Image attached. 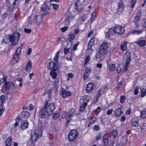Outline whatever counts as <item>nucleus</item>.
I'll use <instances>...</instances> for the list:
<instances>
[{
  "label": "nucleus",
  "mask_w": 146,
  "mask_h": 146,
  "mask_svg": "<svg viewBox=\"0 0 146 146\" xmlns=\"http://www.w3.org/2000/svg\"><path fill=\"white\" fill-rule=\"evenodd\" d=\"M20 37V33L18 32H15L10 36L9 40L13 45H15L18 42Z\"/></svg>",
  "instance_id": "1"
},
{
  "label": "nucleus",
  "mask_w": 146,
  "mask_h": 146,
  "mask_svg": "<svg viewBox=\"0 0 146 146\" xmlns=\"http://www.w3.org/2000/svg\"><path fill=\"white\" fill-rule=\"evenodd\" d=\"M109 44L108 43L104 42L101 45L98 51L99 56L100 57L104 56L107 52Z\"/></svg>",
  "instance_id": "2"
},
{
  "label": "nucleus",
  "mask_w": 146,
  "mask_h": 146,
  "mask_svg": "<svg viewBox=\"0 0 146 146\" xmlns=\"http://www.w3.org/2000/svg\"><path fill=\"white\" fill-rule=\"evenodd\" d=\"M48 104V101L45 102L44 103V106L43 108L41 109L39 112V116L41 118H45V117H48L49 115L46 109V107Z\"/></svg>",
  "instance_id": "3"
},
{
  "label": "nucleus",
  "mask_w": 146,
  "mask_h": 146,
  "mask_svg": "<svg viewBox=\"0 0 146 146\" xmlns=\"http://www.w3.org/2000/svg\"><path fill=\"white\" fill-rule=\"evenodd\" d=\"M42 131L41 129H36L33 134H32L31 139L32 141H35L42 136Z\"/></svg>",
  "instance_id": "4"
},
{
  "label": "nucleus",
  "mask_w": 146,
  "mask_h": 146,
  "mask_svg": "<svg viewBox=\"0 0 146 146\" xmlns=\"http://www.w3.org/2000/svg\"><path fill=\"white\" fill-rule=\"evenodd\" d=\"M78 132L76 130H72L70 131L68 134V139L70 141H72L78 137Z\"/></svg>",
  "instance_id": "5"
},
{
  "label": "nucleus",
  "mask_w": 146,
  "mask_h": 146,
  "mask_svg": "<svg viewBox=\"0 0 146 146\" xmlns=\"http://www.w3.org/2000/svg\"><path fill=\"white\" fill-rule=\"evenodd\" d=\"M113 32L117 34H121L124 33L125 29L123 27L116 25L113 28Z\"/></svg>",
  "instance_id": "6"
},
{
  "label": "nucleus",
  "mask_w": 146,
  "mask_h": 146,
  "mask_svg": "<svg viewBox=\"0 0 146 146\" xmlns=\"http://www.w3.org/2000/svg\"><path fill=\"white\" fill-rule=\"evenodd\" d=\"M55 109V106L52 103L50 104L46 107V109L49 115H51L53 113Z\"/></svg>",
  "instance_id": "7"
},
{
  "label": "nucleus",
  "mask_w": 146,
  "mask_h": 146,
  "mask_svg": "<svg viewBox=\"0 0 146 146\" xmlns=\"http://www.w3.org/2000/svg\"><path fill=\"white\" fill-rule=\"evenodd\" d=\"M75 111V109L74 108H72L68 112L69 119L67 120V123H68L70 122L71 119L74 116Z\"/></svg>",
  "instance_id": "8"
},
{
  "label": "nucleus",
  "mask_w": 146,
  "mask_h": 146,
  "mask_svg": "<svg viewBox=\"0 0 146 146\" xmlns=\"http://www.w3.org/2000/svg\"><path fill=\"white\" fill-rule=\"evenodd\" d=\"M58 66L57 64L51 61L48 65V68L50 70H56L58 69Z\"/></svg>",
  "instance_id": "9"
},
{
  "label": "nucleus",
  "mask_w": 146,
  "mask_h": 146,
  "mask_svg": "<svg viewBox=\"0 0 146 146\" xmlns=\"http://www.w3.org/2000/svg\"><path fill=\"white\" fill-rule=\"evenodd\" d=\"M74 19L71 13H68V15L66 16L64 20L66 25H68L69 24L70 21Z\"/></svg>",
  "instance_id": "10"
},
{
  "label": "nucleus",
  "mask_w": 146,
  "mask_h": 146,
  "mask_svg": "<svg viewBox=\"0 0 146 146\" xmlns=\"http://www.w3.org/2000/svg\"><path fill=\"white\" fill-rule=\"evenodd\" d=\"M33 20H35L36 24L38 25H39L43 20L42 17L40 15L35 16Z\"/></svg>",
  "instance_id": "11"
},
{
  "label": "nucleus",
  "mask_w": 146,
  "mask_h": 146,
  "mask_svg": "<svg viewBox=\"0 0 146 146\" xmlns=\"http://www.w3.org/2000/svg\"><path fill=\"white\" fill-rule=\"evenodd\" d=\"M20 55L15 53L13 56L12 58L11 59V63L12 64H15L18 62L19 60Z\"/></svg>",
  "instance_id": "12"
},
{
  "label": "nucleus",
  "mask_w": 146,
  "mask_h": 146,
  "mask_svg": "<svg viewBox=\"0 0 146 146\" xmlns=\"http://www.w3.org/2000/svg\"><path fill=\"white\" fill-rule=\"evenodd\" d=\"M95 39L94 37H92L88 42V50H90L91 52H92L93 49L92 48V46L94 44V43Z\"/></svg>",
  "instance_id": "13"
},
{
  "label": "nucleus",
  "mask_w": 146,
  "mask_h": 146,
  "mask_svg": "<svg viewBox=\"0 0 146 146\" xmlns=\"http://www.w3.org/2000/svg\"><path fill=\"white\" fill-rule=\"evenodd\" d=\"M62 96L64 98H66L71 95V92L68 91H66L64 89H62V90L60 92Z\"/></svg>",
  "instance_id": "14"
},
{
  "label": "nucleus",
  "mask_w": 146,
  "mask_h": 146,
  "mask_svg": "<svg viewBox=\"0 0 146 146\" xmlns=\"http://www.w3.org/2000/svg\"><path fill=\"white\" fill-rule=\"evenodd\" d=\"M13 86H14V84L12 82H6L4 84L3 88L6 90H8L11 87Z\"/></svg>",
  "instance_id": "15"
},
{
  "label": "nucleus",
  "mask_w": 146,
  "mask_h": 146,
  "mask_svg": "<svg viewBox=\"0 0 146 146\" xmlns=\"http://www.w3.org/2000/svg\"><path fill=\"white\" fill-rule=\"evenodd\" d=\"M29 123L27 120L23 121L21 125V127L22 129L24 130L28 127Z\"/></svg>",
  "instance_id": "16"
},
{
  "label": "nucleus",
  "mask_w": 146,
  "mask_h": 146,
  "mask_svg": "<svg viewBox=\"0 0 146 146\" xmlns=\"http://www.w3.org/2000/svg\"><path fill=\"white\" fill-rule=\"evenodd\" d=\"M54 79V82L53 83V88L55 90H57L58 86L59 85V79L58 78H56Z\"/></svg>",
  "instance_id": "17"
},
{
  "label": "nucleus",
  "mask_w": 146,
  "mask_h": 146,
  "mask_svg": "<svg viewBox=\"0 0 146 146\" xmlns=\"http://www.w3.org/2000/svg\"><path fill=\"white\" fill-rule=\"evenodd\" d=\"M90 73V68L89 67H87L86 68L85 72L83 78L84 79H86Z\"/></svg>",
  "instance_id": "18"
},
{
  "label": "nucleus",
  "mask_w": 146,
  "mask_h": 146,
  "mask_svg": "<svg viewBox=\"0 0 146 146\" xmlns=\"http://www.w3.org/2000/svg\"><path fill=\"white\" fill-rule=\"evenodd\" d=\"M32 63L30 60H29L26 65L25 70L27 71H28L31 70L32 68Z\"/></svg>",
  "instance_id": "19"
},
{
  "label": "nucleus",
  "mask_w": 146,
  "mask_h": 146,
  "mask_svg": "<svg viewBox=\"0 0 146 146\" xmlns=\"http://www.w3.org/2000/svg\"><path fill=\"white\" fill-rule=\"evenodd\" d=\"M146 41L145 40H142L140 38L137 41V44L140 46H144L146 45Z\"/></svg>",
  "instance_id": "20"
},
{
  "label": "nucleus",
  "mask_w": 146,
  "mask_h": 146,
  "mask_svg": "<svg viewBox=\"0 0 146 146\" xmlns=\"http://www.w3.org/2000/svg\"><path fill=\"white\" fill-rule=\"evenodd\" d=\"M127 141V136L124 135L120 139V143L122 145L125 144Z\"/></svg>",
  "instance_id": "21"
},
{
  "label": "nucleus",
  "mask_w": 146,
  "mask_h": 146,
  "mask_svg": "<svg viewBox=\"0 0 146 146\" xmlns=\"http://www.w3.org/2000/svg\"><path fill=\"white\" fill-rule=\"evenodd\" d=\"M50 6L47 5L46 4H44L42 5L41 9L42 11H47L49 9Z\"/></svg>",
  "instance_id": "22"
},
{
  "label": "nucleus",
  "mask_w": 146,
  "mask_h": 146,
  "mask_svg": "<svg viewBox=\"0 0 146 146\" xmlns=\"http://www.w3.org/2000/svg\"><path fill=\"white\" fill-rule=\"evenodd\" d=\"M118 11L121 12H122L124 8V5L123 3V2L121 1L118 4Z\"/></svg>",
  "instance_id": "23"
},
{
  "label": "nucleus",
  "mask_w": 146,
  "mask_h": 146,
  "mask_svg": "<svg viewBox=\"0 0 146 146\" xmlns=\"http://www.w3.org/2000/svg\"><path fill=\"white\" fill-rule=\"evenodd\" d=\"M97 120V118L96 117L90 116L88 118V121L90 123H94Z\"/></svg>",
  "instance_id": "24"
},
{
  "label": "nucleus",
  "mask_w": 146,
  "mask_h": 146,
  "mask_svg": "<svg viewBox=\"0 0 146 146\" xmlns=\"http://www.w3.org/2000/svg\"><path fill=\"white\" fill-rule=\"evenodd\" d=\"M123 113V112L121 111V109L119 108L117 109L114 111V113L116 117H118Z\"/></svg>",
  "instance_id": "25"
},
{
  "label": "nucleus",
  "mask_w": 146,
  "mask_h": 146,
  "mask_svg": "<svg viewBox=\"0 0 146 146\" xmlns=\"http://www.w3.org/2000/svg\"><path fill=\"white\" fill-rule=\"evenodd\" d=\"M93 85L92 83H90L88 84L86 87V89L87 91L90 92L93 89Z\"/></svg>",
  "instance_id": "26"
},
{
  "label": "nucleus",
  "mask_w": 146,
  "mask_h": 146,
  "mask_svg": "<svg viewBox=\"0 0 146 146\" xmlns=\"http://www.w3.org/2000/svg\"><path fill=\"white\" fill-rule=\"evenodd\" d=\"M127 42H125L120 45V49L122 50L123 51H125L126 50L127 48Z\"/></svg>",
  "instance_id": "27"
},
{
  "label": "nucleus",
  "mask_w": 146,
  "mask_h": 146,
  "mask_svg": "<svg viewBox=\"0 0 146 146\" xmlns=\"http://www.w3.org/2000/svg\"><path fill=\"white\" fill-rule=\"evenodd\" d=\"M113 29L110 28L109 29L108 31L106 34V37L107 38H109L110 36L113 33Z\"/></svg>",
  "instance_id": "28"
},
{
  "label": "nucleus",
  "mask_w": 146,
  "mask_h": 146,
  "mask_svg": "<svg viewBox=\"0 0 146 146\" xmlns=\"http://www.w3.org/2000/svg\"><path fill=\"white\" fill-rule=\"evenodd\" d=\"M130 60V58H128L127 59V61L125 63V68L123 70V71L124 72H125L127 70L128 68L127 66L129 64Z\"/></svg>",
  "instance_id": "29"
},
{
  "label": "nucleus",
  "mask_w": 146,
  "mask_h": 146,
  "mask_svg": "<svg viewBox=\"0 0 146 146\" xmlns=\"http://www.w3.org/2000/svg\"><path fill=\"white\" fill-rule=\"evenodd\" d=\"M108 134H105L103 136V141L105 144L107 145L108 142Z\"/></svg>",
  "instance_id": "30"
},
{
  "label": "nucleus",
  "mask_w": 146,
  "mask_h": 146,
  "mask_svg": "<svg viewBox=\"0 0 146 146\" xmlns=\"http://www.w3.org/2000/svg\"><path fill=\"white\" fill-rule=\"evenodd\" d=\"M12 139L11 137L7 138L6 140V146H10L11 144Z\"/></svg>",
  "instance_id": "31"
},
{
  "label": "nucleus",
  "mask_w": 146,
  "mask_h": 146,
  "mask_svg": "<svg viewBox=\"0 0 146 146\" xmlns=\"http://www.w3.org/2000/svg\"><path fill=\"white\" fill-rule=\"evenodd\" d=\"M55 71L56 70H52L50 72V75L51 76H52L53 79L56 78L57 76V74Z\"/></svg>",
  "instance_id": "32"
},
{
  "label": "nucleus",
  "mask_w": 146,
  "mask_h": 146,
  "mask_svg": "<svg viewBox=\"0 0 146 146\" xmlns=\"http://www.w3.org/2000/svg\"><path fill=\"white\" fill-rule=\"evenodd\" d=\"M59 54L60 52L59 51H58L56 54V56L54 58V62L56 64H57L58 62V57L59 56Z\"/></svg>",
  "instance_id": "33"
},
{
  "label": "nucleus",
  "mask_w": 146,
  "mask_h": 146,
  "mask_svg": "<svg viewBox=\"0 0 146 146\" xmlns=\"http://www.w3.org/2000/svg\"><path fill=\"white\" fill-rule=\"evenodd\" d=\"M107 88L106 86H103L101 87L98 90V92H100L101 94H103L105 90Z\"/></svg>",
  "instance_id": "34"
},
{
  "label": "nucleus",
  "mask_w": 146,
  "mask_h": 146,
  "mask_svg": "<svg viewBox=\"0 0 146 146\" xmlns=\"http://www.w3.org/2000/svg\"><path fill=\"white\" fill-rule=\"evenodd\" d=\"M23 117L25 118H27L29 116L30 114L29 113L26 111H23L22 113Z\"/></svg>",
  "instance_id": "35"
},
{
  "label": "nucleus",
  "mask_w": 146,
  "mask_h": 146,
  "mask_svg": "<svg viewBox=\"0 0 146 146\" xmlns=\"http://www.w3.org/2000/svg\"><path fill=\"white\" fill-rule=\"evenodd\" d=\"M142 30H133L131 32V33L133 35L137 34L139 35L141 34L142 33Z\"/></svg>",
  "instance_id": "36"
},
{
  "label": "nucleus",
  "mask_w": 146,
  "mask_h": 146,
  "mask_svg": "<svg viewBox=\"0 0 146 146\" xmlns=\"http://www.w3.org/2000/svg\"><path fill=\"white\" fill-rule=\"evenodd\" d=\"M141 114L140 117L141 118H144L146 117V109L141 111Z\"/></svg>",
  "instance_id": "37"
},
{
  "label": "nucleus",
  "mask_w": 146,
  "mask_h": 146,
  "mask_svg": "<svg viewBox=\"0 0 146 146\" xmlns=\"http://www.w3.org/2000/svg\"><path fill=\"white\" fill-rule=\"evenodd\" d=\"M140 91L141 93V97H144L146 94V88L145 89L143 88H140Z\"/></svg>",
  "instance_id": "38"
},
{
  "label": "nucleus",
  "mask_w": 146,
  "mask_h": 146,
  "mask_svg": "<svg viewBox=\"0 0 146 146\" xmlns=\"http://www.w3.org/2000/svg\"><path fill=\"white\" fill-rule=\"evenodd\" d=\"M124 68V66L123 65H119L116 68L117 72L118 73L120 72Z\"/></svg>",
  "instance_id": "39"
},
{
  "label": "nucleus",
  "mask_w": 146,
  "mask_h": 146,
  "mask_svg": "<svg viewBox=\"0 0 146 146\" xmlns=\"http://www.w3.org/2000/svg\"><path fill=\"white\" fill-rule=\"evenodd\" d=\"M112 134L113 137L115 138L118 135V133L117 130H113L112 131Z\"/></svg>",
  "instance_id": "40"
},
{
  "label": "nucleus",
  "mask_w": 146,
  "mask_h": 146,
  "mask_svg": "<svg viewBox=\"0 0 146 146\" xmlns=\"http://www.w3.org/2000/svg\"><path fill=\"white\" fill-rule=\"evenodd\" d=\"M139 122L137 121L133 120L131 121V125L132 126L137 127L139 125Z\"/></svg>",
  "instance_id": "41"
},
{
  "label": "nucleus",
  "mask_w": 146,
  "mask_h": 146,
  "mask_svg": "<svg viewBox=\"0 0 146 146\" xmlns=\"http://www.w3.org/2000/svg\"><path fill=\"white\" fill-rule=\"evenodd\" d=\"M87 104L85 102L84 103L82 104L80 108V111H83L85 109Z\"/></svg>",
  "instance_id": "42"
},
{
  "label": "nucleus",
  "mask_w": 146,
  "mask_h": 146,
  "mask_svg": "<svg viewBox=\"0 0 146 146\" xmlns=\"http://www.w3.org/2000/svg\"><path fill=\"white\" fill-rule=\"evenodd\" d=\"M52 89V88H51L49 89V90L46 91L44 93V95H45L48 94V97H50V96Z\"/></svg>",
  "instance_id": "43"
},
{
  "label": "nucleus",
  "mask_w": 146,
  "mask_h": 146,
  "mask_svg": "<svg viewBox=\"0 0 146 146\" xmlns=\"http://www.w3.org/2000/svg\"><path fill=\"white\" fill-rule=\"evenodd\" d=\"M68 37L69 40L70 41H72L75 38V36L73 34H69Z\"/></svg>",
  "instance_id": "44"
},
{
  "label": "nucleus",
  "mask_w": 146,
  "mask_h": 146,
  "mask_svg": "<svg viewBox=\"0 0 146 146\" xmlns=\"http://www.w3.org/2000/svg\"><path fill=\"white\" fill-rule=\"evenodd\" d=\"M62 117L63 119H69V116L68 113H67L66 112H64L62 114Z\"/></svg>",
  "instance_id": "45"
},
{
  "label": "nucleus",
  "mask_w": 146,
  "mask_h": 146,
  "mask_svg": "<svg viewBox=\"0 0 146 146\" xmlns=\"http://www.w3.org/2000/svg\"><path fill=\"white\" fill-rule=\"evenodd\" d=\"M109 68L110 71H112L115 69V65L114 64H110L109 66Z\"/></svg>",
  "instance_id": "46"
},
{
  "label": "nucleus",
  "mask_w": 146,
  "mask_h": 146,
  "mask_svg": "<svg viewBox=\"0 0 146 146\" xmlns=\"http://www.w3.org/2000/svg\"><path fill=\"white\" fill-rule=\"evenodd\" d=\"M141 131L143 133L146 131V124L144 123L142 125L141 127Z\"/></svg>",
  "instance_id": "47"
},
{
  "label": "nucleus",
  "mask_w": 146,
  "mask_h": 146,
  "mask_svg": "<svg viewBox=\"0 0 146 146\" xmlns=\"http://www.w3.org/2000/svg\"><path fill=\"white\" fill-rule=\"evenodd\" d=\"M7 79V77H3V78L0 79V85L5 82L6 81Z\"/></svg>",
  "instance_id": "48"
},
{
  "label": "nucleus",
  "mask_w": 146,
  "mask_h": 146,
  "mask_svg": "<svg viewBox=\"0 0 146 146\" xmlns=\"http://www.w3.org/2000/svg\"><path fill=\"white\" fill-rule=\"evenodd\" d=\"M9 38L5 36L4 37L2 41L3 43H7L9 42Z\"/></svg>",
  "instance_id": "49"
},
{
  "label": "nucleus",
  "mask_w": 146,
  "mask_h": 146,
  "mask_svg": "<svg viewBox=\"0 0 146 146\" xmlns=\"http://www.w3.org/2000/svg\"><path fill=\"white\" fill-rule=\"evenodd\" d=\"M125 98L126 97L125 96H121L120 98V102L121 103H123L124 102Z\"/></svg>",
  "instance_id": "50"
},
{
  "label": "nucleus",
  "mask_w": 146,
  "mask_h": 146,
  "mask_svg": "<svg viewBox=\"0 0 146 146\" xmlns=\"http://www.w3.org/2000/svg\"><path fill=\"white\" fill-rule=\"evenodd\" d=\"M121 82H119L117 86L115 88L114 90L115 91H117L121 87Z\"/></svg>",
  "instance_id": "51"
},
{
  "label": "nucleus",
  "mask_w": 146,
  "mask_h": 146,
  "mask_svg": "<svg viewBox=\"0 0 146 146\" xmlns=\"http://www.w3.org/2000/svg\"><path fill=\"white\" fill-rule=\"evenodd\" d=\"M102 137V134L101 133H99L96 135V141L98 140Z\"/></svg>",
  "instance_id": "52"
},
{
  "label": "nucleus",
  "mask_w": 146,
  "mask_h": 146,
  "mask_svg": "<svg viewBox=\"0 0 146 146\" xmlns=\"http://www.w3.org/2000/svg\"><path fill=\"white\" fill-rule=\"evenodd\" d=\"M95 131H98L100 129L99 126L98 125H97L94 126L92 128Z\"/></svg>",
  "instance_id": "53"
},
{
  "label": "nucleus",
  "mask_w": 146,
  "mask_h": 146,
  "mask_svg": "<svg viewBox=\"0 0 146 146\" xmlns=\"http://www.w3.org/2000/svg\"><path fill=\"white\" fill-rule=\"evenodd\" d=\"M136 1V0H132L131 2V8H133L135 6V3Z\"/></svg>",
  "instance_id": "54"
},
{
  "label": "nucleus",
  "mask_w": 146,
  "mask_h": 146,
  "mask_svg": "<svg viewBox=\"0 0 146 146\" xmlns=\"http://www.w3.org/2000/svg\"><path fill=\"white\" fill-rule=\"evenodd\" d=\"M21 50H22V48L21 47H18L17 48L16 52L15 53L20 55L21 53Z\"/></svg>",
  "instance_id": "55"
},
{
  "label": "nucleus",
  "mask_w": 146,
  "mask_h": 146,
  "mask_svg": "<svg viewBox=\"0 0 146 146\" xmlns=\"http://www.w3.org/2000/svg\"><path fill=\"white\" fill-rule=\"evenodd\" d=\"M101 108L100 107H98L97 108L94 110V111L97 114H98L101 111Z\"/></svg>",
  "instance_id": "56"
},
{
  "label": "nucleus",
  "mask_w": 146,
  "mask_h": 146,
  "mask_svg": "<svg viewBox=\"0 0 146 146\" xmlns=\"http://www.w3.org/2000/svg\"><path fill=\"white\" fill-rule=\"evenodd\" d=\"M141 17L137 15H136L134 17V21H136V22H138L139 21V20Z\"/></svg>",
  "instance_id": "57"
},
{
  "label": "nucleus",
  "mask_w": 146,
  "mask_h": 146,
  "mask_svg": "<svg viewBox=\"0 0 146 146\" xmlns=\"http://www.w3.org/2000/svg\"><path fill=\"white\" fill-rule=\"evenodd\" d=\"M90 56H88L87 57L85 58V62L84 63V65H85L89 61L90 59Z\"/></svg>",
  "instance_id": "58"
},
{
  "label": "nucleus",
  "mask_w": 146,
  "mask_h": 146,
  "mask_svg": "<svg viewBox=\"0 0 146 146\" xmlns=\"http://www.w3.org/2000/svg\"><path fill=\"white\" fill-rule=\"evenodd\" d=\"M95 13L94 12H93L92 13V15H91V21H90L92 22L94 19V18L95 17Z\"/></svg>",
  "instance_id": "59"
},
{
  "label": "nucleus",
  "mask_w": 146,
  "mask_h": 146,
  "mask_svg": "<svg viewBox=\"0 0 146 146\" xmlns=\"http://www.w3.org/2000/svg\"><path fill=\"white\" fill-rule=\"evenodd\" d=\"M113 111L112 108L111 109L107 110L106 113L107 115H109L112 113Z\"/></svg>",
  "instance_id": "60"
},
{
  "label": "nucleus",
  "mask_w": 146,
  "mask_h": 146,
  "mask_svg": "<svg viewBox=\"0 0 146 146\" xmlns=\"http://www.w3.org/2000/svg\"><path fill=\"white\" fill-rule=\"evenodd\" d=\"M24 31L25 32L27 33H29L31 32V30L30 29H28L25 28L24 29Z\"/></svg>",
  "instance_id": "61"
},
{
  "label": "nucleus",
  "mask_w": 146,
  "mask_h": 146,
  "mask_svg": "<svg viewBox=\"0 0 146 146\" xmlns=\"http://www.w3.org/2000/svg\"><path fill=\"white\" fill-rule=\"evenodd\" d=\"M68 29V27H64L61 28L60 29L62 32H64L66 31Z\"/></svg>",
  "instance_id": "62"
},
{
  "label": "nucleus",
  "mask_w": 146,
  "mask_h": 146,
  "mask_svg": "<svg viewBox=\"0 0 146 146\" xmlns=\"http://www.w3.org/2000/svg\"><path fill=\"white\" fill-rule=\"evenodd\" d=\"M139 88H138V87H136L135 88V90L134 92V94L136 95H137L138 93L139 92Z\"/></svg>",
  "instance_id": "63"
},
{
  "label": "nucleus",
  "mask_w": 146,
  "mask_h": 146,
  "mask_svg": "<svg viewBox=\"0 0 146 146\" xmlns=\"http://www.w3.org/2000/svg\"><path fill=\"white\" fill-rule=\"evenodd\" d=\"M52 5L53 6V7L54 9L56 10L58 9L59 6L58 5L54 3L52 4Z\"/></svg>",
  "instance_id": "64"
}]
</instances>
